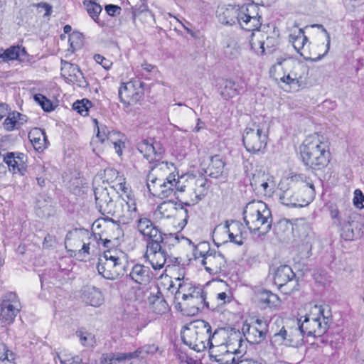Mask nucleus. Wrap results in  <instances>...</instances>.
Returning <instances> with one entry per match:
<instances>
[{"instance_id": "58836bf2", "label": "nucleus", "mask_w": 364, "mask_h": 364, "mask_svg": "<svg viewBox=\"0 0 364 364\" xmlns=\"http://www.w3.org/2000/svg\"><path fill=\"white\" fill-rule=\"evenodd\" d=\"M218 91L224 100H229L238 94L236 83L228 79H220L218 82Z\"/></svg>"}, {"instance_id": "b1692460", "label": "nucleus", "mask_w": 364, "mask_h": 364, "mask_svg": "<svg viewBox=\"0 0 364 364\" xmlns=\"http://www.w3.org/2000/svg\"><path fill=\"white\" fill-rule=\"evenodd\" d=\"M97 208L102 215H109L113 210L116 201L110 196L107 187H96L94 189Z\"/></svg>"}, {"instance_id": "4468645a", "label": "nucleus", "mask_w": 364, "mask_h": 364, "mask_svg": "<svg viewBox=\"0 0 364 364\" xmlns=\"http://www.w3.org/2000/svg\"><path fill=\"white\" fill-rule=\"evenodd\" d=\"M126 198H122L116 200V204L109 215L116 218L122 224L130 223L137 215L135 200L126 195Z\"/></svg>"}, {"instance_id": "5701e85b", "label": "nucleus", "mask_w": 364, "mask_h": 364, "mask_svg": "<svg viewBox=\"0 0 364 364\" xmlns=\"http://www.w3.org/2000/svg\"><path fill=\"white\" fill-rule=\"evenodd\" d=\"M136 228L139 233L143 235L146 242H154L164 238L160 230L154 225L153 222L148 218L140 216L136 220Z\"/></svg>"}, {"instance_id": "338daca9", "label": "nucleus", "mask_w": 364, "mask_h": 364, "mask_svg": "<svg viewBox=\"0 0 364 364\" xmlns=\"http://www.w3.org/2000/svg\"><path fill=\"white\" fill-rule=\"evenodd\" d=\"M105 10L109 16H114L116 14H119L121 8L117 5L109 4L105 6Z\"/></svg>"}, {"instance_id": "c03bdc74", "label": "nucleus", "mask_w": 364, "mask_h": 364, "mask_svg": "<svg viewBox=\"0 0 364 364\" xmlns=\"http://www.w3.org/2000/svg\"><path fill=\"white\" fill-rule=\"evenodd\" d=\"M107 134V141L112 144L115 152L117 155L121 156L122 154V149L124 148V136L121 132L114 130H109Z\"/></svg>"}, {"instance_id": "20e7f679", "label": "nucleus", "mask_w": 364, "mask_h": 364, "mask_svg": "<svg viewBox=\"0 0 364 364\" xmlns=\"http://www.w3.org/2000/svg\"><path fill=\"white\" fill-rule=\"evenodd\" d=\"M300 154L304 164L315 170L327 166L331 156L327 141L318 134L305 139L300 146Z\"/></svg>"}, {"instance_id": "bb28decb", "label": "nucleus", "mask_w": 364, "mask_h": 364, "mask_svg": "<svg viewBox=\"0 0 364 364\" xmlns=\"http://www.w3.org/2000/svg\"><path fill=\"white\" fill-rule=\"evenodd\" d=\"M87 232L83 230H75L73 232H70L67 235L65 241V247H72L73 241L77 240L78 244L75 249H69L70 251L77 252L79 257L83 259L85 255H89L90 244L83 241V236L88 235Z\"/></svg>"}, {"instance_id": "7c9ffc66", "label": "nucleus", "mask_w": 364, "mask_h": 364, "mask_svg": "<svg viewBox=\"0 0 364 364\" xmlns=\"http://www.w3.org/2000/svg\"><path fill=\"white\" fill-rule=\"evenodd\" d=\"M137 149L149 162L159 159L163 152L161 145L159 142H149L146 139L139 143Z\"/></svg>"}, {"instance_id": "6ab92c4d", "label": "nucleus", "mask_w": 364, "mask_h": 364, "mask_svg": "<svg viewBox=\"0 0 364 364\" xmlns=\"http://www.w3.org/2000/svg\"><path fill=\"white\" fill-rule=\"evenodd\" d=\"M176 167L173 164L167 161H161L155 164L149 171L146 177V185L149 183L154 184L156 182H161L164 179L171 178L176 177L174 171Z\"/></svg>"}, {"instance_id": "e2e57ef3", "label": "nucleus", "mask_w": 364, "mask_h": 364, "mask_svg": "<svg viewBox=\"0 0 364 364\" xmlns=\"http://www.w3.org/2000/svg\"><path fill=\"white\" fill-rule=\"evenodd\" d=\"M313 27H317L318 28H321L322 32H323L324 34L326 35V41H327V43H326V50H325V52L322 55H319L316 58L312 59V60L316 61V60H321L323 56H325L328 53V52L329 50V48H330L331 37H330L329 33L326 31V29L322 25H321V24H315V25L313 26Z\"/></svg>"}, {"instance_id": "aec40b11", "label": "nucleus", "mask_w": 364, "mask_h": 364, "mask_svg": "<svg viewBox=\"0 0 364 364\" xmlns=\"http://www.w3.org/2000/svg\"><path fill=\"white\" fill-rule=\"evenodd\" d=\"M301 319V328L308 336H323L329 327L331 322L330 311L327 310V316L323 320H310L309 318H304L303 321Z\"/></svg>"}, {"instance_id": "49530a36", "label": "nucleus", "mask_w": 364, "mask_h": 364, "mask_svg": "<svg viewBox=\"0 0 364 364\" xmlns=\"http://www.w3.org/2000/svg\"><path fill=\"white\" fill-rule=\"evenodd\" d=\"M223 53L227 58L235 59L240 55V48L234 39L229 38L223 47Z\"/></svg>"}, {"instance_id": "2eb2a0df", "label": "nucleus", "mask_w": 364, "mask_h": 364, "mask_svg": "<svg viewBox=\"0 0 364 364\" xmlns=\"http://www.w3.org/2000/svg\"><path fill=\"white\" fill-rule=\"evenodd\" d=\"M274 281L281 291L285 294H290L298 286L294 272L289 266L285 264L277 267L274 273Z\"/></svg>"}, {"instance_id": "473e14b6", "label": "nucleus", "mask_w": 364, "mask_h": 364, "mask_svg": "<svg viewBox=\"0 0 364 364\" xmlns=\"http://www.w3.org/2000/svg\"><path fill=\"white\" fill-rule=\"evenodd\" d=\"M206 294L203 289L200 287L198 288L188 299H187L184 305L191 309L193 314H198L200 310H203L204 307H209L208 302L206 301Z\"/></svg>"}, {"instance_id": "a18cd8bd", "label": "nucleus", "mask_w": 364, "mask_h": 364, "mask_svg": "<svg viewBox=\"0 0 364 364\" xmlns=\"http://www.w3.org/2000/svg\"><path fill=\"white\" fill-rule=\"evenodd\" d=\"M327 306H318L310 304L309 312L304 316V318H309L310 320H323L327 316Z\"/></svg>"}, {"instance_id": "603ef678", "label": "nucleus", "mask_w": 364, "mask_h": 364, "mask_svg": "<svg viewBox=\"0 0 364 364\" xmlns=\"http://www.w3.org/2000/svg\"><path fill=\"white\" fill-rule=\"evenodd\" d=\"M107 231L112 232V234L109 236V238L101 239L105 247H109V244L111 243L112 240H117L122 235V229L118 225L114 223H112L107 227Z\"/></svg>"}, {"instance_id": "423d86ee", "label": "nucleus", "mask_w": 364, "mask_h": 364, "mask_svg": "<svg viewBox=\"0 0 364 364\" xmlns=\"http://www.w3.org/2000/svg\"><path fill=\"white\" fill-rule=\"evenodd\" d=\"M209 185L202 176L185 174L178 176L179 192L183 193V204L191 207L198 203L208 193Z\"/></svg>"}, {"instance_id": "f257e3e1", "label": "nucleus", "mask_w": 364, "mask_h": 364, "mask_svg": "<svg viewBox=\"0 0 364 364\" xmlns=\"http://www.w3.org/2000/svg\"><path fill=\"white\" fill-rule=\"evenodd\" d=\"M280 202L287 206L304 207L313 200L315 195L314 184L307 181L302 174H293L279 183Z\"/></svg>"}, {"instance_id": "79ce46f5", "label": "nucleus", "mask_w": 364, "mask_h": 364, "mask_svg": "<svg viewBox=\"0 0 364 364\" xmlns=\"http://www.w3.org/2000/svg\"><path fill=\"white\" fill-rule=\"evenodd\" d=\"M28 138L36 150L42 149L46 146V133L41 129L35 128L28 134Z\"/></svg>"}, {"instance_id": "ddd939ff", "label": "nucleus", "mask_w": 364, "mask_h": 364, "mask_svg": "<svg viewBox=\"0 0 364 364\" xmlns=\"http://www.w3.org/2000/svg\"><path fill=\"white\" fill-rule=\"evenodd\" d=\"M20 309L21 304L17 295L14 292L5 294L0 301V326L13 323Z\"/></svg>"}, {"instance_id": "a211bd4d", "label": "nucleus", "mask_w": 364, "mask_h": 364, "mask_svg": "<svg viewBox=\"0 0 364 364\" xmlns=\"http://www.w3.org/2000/svg\"><path fill=\"white\" fill-rule=\"evenodd\" d=\"M244 229L245 228L240 222L236 220H227L224 224L218 225L214 229V234L215 236L218 238L220 231L223 230L224 232H228V237L230 242L241 245L244 242L245 235L246 234Z\"/></svg>"}, {"instance_id": "f8f14e48", "label": "nucleus", "mask_w": 364, "mask_h": 364, "mask_svg": "<svg viewBox=\"0 0 364 364\" xmlns=\"http://www.w3.org/2000/svg\"><path fill=\"white\" fill-rule=\"evenodd\" d=\"M144 257L154 270L163 269L168 260L171 261L170 255L164 247V238L161 241L147 242Z\"/></svg>"}, {"instance_id": "4d7b16f0", "label": "nucleus", "mask_w": 364, "mask_h": 364, "mask_svg": "<svg viewBox=\"0 0 364 364\" xmlns=\"http://www.w3.org/2000/svg\"><path fill=\"white\" fill-rule=\"evenodd\" d=\"M109 129L105 126L98 127L96 136L92 139L91 145L95 146L98 142L103 144L105 141L107 140V133H109Z\"/></svg>"}, {"instance_id": "f704fd0d", "label": "nucleus", "mask_w": 364, "mask_h": 364, "mask_svg": "<svg viewBox=\"0 0 364 364\" xmlns=\"http://www.w3.org/2000/svg\"><path fill=\"white\" fill-rule=\"evenodd\" d=\"M129 277L134 282L146 285L149 284L151 279V272L149 267L141 264H136L133 266Z\"/></svg>"}, {"instance_id": "ea45409f", "label": "nucleus", "mask_w": 364, "mask_h": 364, "mask_svg": "<svg viewBox=\"0 0 364 364\" xmlns=\"http://www.w3.org/2000/svg\"><path fill=\"white\" fill-rule=\"evenodd\" d=\"M82 295L86 304L92 306H100L104 301L102 292L95 287H86L83 291Z\"/></svg>"}, {"instance_id": "09e8293b", "label": "nucleus", "mask_w": 364, "mask_h": 364, "mask_svg": "<svg viewBox=\"0 0 364 364\" xmlns=\"http://www.w3.org/2000/svg\"><path fill=\"white\" fill-rule=\"evenodd\" d=\"M16 355L3 343H0V364H16Z\"/></svg>"}, {"instance_id": "bf43d9fd", "label": "nucleus", "mask_w": 364, "mask_h": 364, "mask_svg": "<svg viewBox=\"0 0 364 364\" xmlns=\"http://www.w3.org/2000/svg\"><path fill=\"white\" fill-rule=\"evenodd\" d=\"M34 99L41 105L43 109L46 112H50L53 110V105L51 102L43 95L41 94L36 95L34 96Z\"/></svg>"}, {"instance_id": "8fccbe9b", "label": "nucleus", "mask_w": 364, "mask_h": 364, "mask_svg": "<svg viewBox=\"0 0 364 364\" xmlns=\"http://www.w3.org/2000/svg\"><path fill=\"white\" fill-rule=\"evenodd\" d=\"M240 354L237 352H228L218 358L216 362L219 364H242L243 363V359H242V355H238Z\"/></svg>"}, {"instance_id": "9b49d317", "label": "nucleus", "mask_w": 364, "mask_h": 364, "mask_svg": "<svg viewBox=\"0 0 364 364\" xmlns=\"http://www.w3.org/2000/svg\"><path fill=\"white\" fill-rule=\"evenodd\" d=\"M189 210L185 205H178L173 200L164 201L159 204L154 215L157 218H174L181 228L186 226L189 218Z\"/></svg>"}, {"instance_id": "2f4dec72", "label": "nucleus", "mask_w": 364, "mask_h": 364, "mask_svg": "<svg viewBox=\"0 0 364 364\" xmlns=\"http://www.w3.org/2000/svg\"><path fill=\"white\" fill-rule=\"evenodd\" d=\"M289 41L301 56L305 59H311L308 56V46H306L309 40L301 28H296L289 35Z\"/></svg>"}, {"instance_id": "a878e982", "label": "nucleus", "mask_w": 364, "mask_h": 364, "mask_svg": "<svg viewBox=\"0 0 364 364\" xmlns=\"http://www.w3.org/2000/svg\"><path fill=\"white\" fill-rule=\"evenodd\" d=\"M225 337V330L223 328L216 329L209 341V354L211 358L215 361L218 360L224 354L229 352V349L223 341V338Z\"/></svg>"}, {"instance_id": "c756f323", "label": "nucleus", "mask_w": 364, "mask_h": 364, "mask_svg": "<svg viewBox=\"0 0 364 364\" xmlns=\"http://www.w3.org/2000/svg\"><path fill=\"white\" fill-rule=\"evenodd\" d=\"M61 75L68 82L79 87H84L87 85L82 73L76 65L65 62L61 68Z\"/></svg>"}, {"instance_id": "4c0bfd02", "label": "nucleus", "mask_w": 364, "mask_h": 364, "mask_svg": "<svg viewBox=\"0 0 364 364\" xmlns=\"http://www.w3.org/2000/svg\"><path fill=\"white\" fill-rule=\"evenodd\" d=\"M3 126L7 131L19 129L27 122V117L18 112H13L6 114Z\"/></svg>"}, {"instance_id": "393cba45", "label": "nucleus", "mask_w": 364, "mask_h": 364, "mask_svg": "<svg viewBox=\"0 0 364 364\" xmlns=\"http://www.w3.org/2000/svg\"><path fill=\"white\" fill-rule=\"evenodd\" d=\"M147 188L150 193L154 196L159 198H167L172 195L174 191L179 192L178 188V178H173V181L170 179H164L161 182H156L154 184H147Z\"/></svg>"}, {"instance_id": "39448f33", "label": "nucleus", "mask_w": 364, "mask_h": 364, "mask_svg": "<svg viewBox=\"0 0 364 364\" xmlns=\"http://www.w3.org/2000/svg\"><path fill=\"white\" fill-rule=\"evenodd\" d=\"M243 215L245 223L251 232L264 235L271 230L272 213L265 203L261 200L248 203Z\"/></svg>"}, {"instance_id": "0eeeda50", "label": "nucleus", "mask_w": 364, "mask_h": 364, "mask_svg": "<svg viewBox=\"0 0 364 364\" xmlns=\"http://www.w3.org/2000/svg\"><path fill=\"white\" fill-rule=\"evenodd\" d=\"M212 335L210 325L204 320L191 322L181 332L183 343L197 352H201L208 346Z\"/></svg>"}, {"instance_id": "412c9836", "label": "nucleus", "mask_w": 364, "mask_h": 364, "mask_svg": "<svg viewBox=\"0 0 364 364\" xmlns=\"http://www.w3.org/2000/svg\"><path fill=\"white\" fill-rule=\"evenodd\" d=\"M158 350V347L154 345H146L139 348L137 350L133 353H121L117 355H112L109 358V362L105 359L104 364H131L129 360L134 358H144L146 355H152Z\"/></svg>"}, {"instance_id": "de8ad7c7", "label": "nucleus", "mask_w": 364, "mask_h": 364, "mask_svg": "<svg viewBox=\"0 0 364 364\" xmlns=\"http://www.w3.org/2000/svg\"><path fill=\"white\" fill-rule=\"evenodd\" d=\"M198 288H199V287H193L190 283H180L178 291L176 293V298L177 299H182L185 302L193 294H194Z\"/></svg>"}, {"instance_id": "69168bd1", "label": "nucleus", "mask_w": 364, "mask_h": 364, "mask_svg": "<svg viewBox=\"0 0 364 364\" xmlns=\"http://www.w3.org/2000/svg\"><path fill=\"white\" fill-rule=\"evenodd\" d=\"M355 197L353 199L354 204L357 207L363 208L364 207V196L363 195L362 192L360 190H355Z\"/></svg>"}, {"instance_id": "72a5a7b5", "label": "nucleus", "mask_w": 364, "mask_h": 364, "mask_svg": "<svg viewBox=\"0 0 364 364\" xmlns=\"http://www.w3.org/2000/svg\"><path fill=\"white\" fill-rule=\"evenodd\" d=\"M223 341L229 349V352H237V353H245V347H243V340L240 331H225V337L223 338Z\"/></svg>"}, {"instance_id": "f3484780", "label": "nucleus", "mask_w": 364, "mask_h": 364, "mask_svg": "<svg viewBox=\"0 0 364 364\" xmlns=\"http://www.w3.org/2000/svg\"><path fill=\"white\" fill-rule=\"evenodd\" d=\"M242 331L247 342L257 344L265 339L268 331V324L265 320L258 318L250 323H245Z\"/></svg>"}, {"instance_id": "052dcab7", "label": "nucleus", "mask_w": 364, "mask_h": 364, "mask_svg": "<svg viewBox=\"0 0 364 364\" xmlns=\"http://www.w3.org/2000/svg\"><path fill=\"white\" fill-rule=\"evenodd\" d=\"M142 316L140 314H135L133 316L130 318L129 323L131 325V328L134 330V332H139L141 331L144 326V324L139 323Z\"/></svg>"}, {"instance_id": "c85d7f7f", "label": "nucleus", "mask_w": 364, "mask_h": 364, "mask_svg": "<svg viewBox=\"0 0 364 364\" xmlns=\"http://www.w3.org/2000/svg\"><path fill=\"white\" fill-rule=\"evenodd\" d=\"M3 161L5 162L9 171L14 173H19L23 175L26 171V156L22 153L6 152L1 155Z\"/></svg>"}, {"instance_id": "9d476101", "label": "nucleus", "mask_w": 364, "mask_h": 364, "mask_svg": "<svg viewBox=\"0 0 364 364\" xmlns=\"http://www.w3.org/2000/svg\"><path fill=\"white\" fill-rule=\"evenodd\" d=\"M267 140V131L255 122L249 124L244 131L242 141L246 150L250 153H262L266 148Z\"/></svg>"}, {"instance_id": "f03ea898", "label": "nucleus", "mask_w": 364, "mask_h": 364, "mask_svg": "<svg viewBox=\"0 0 364 364\" xmlns=\"http://www.w3.org/2000/svg\"><path fill=\"white\" fill-rule=\"evenodd\" d=\"M218 21L225 25L237 23L248 31H258L262 25L261 16L259 15V8L255 4H247L242 6L223 5L217 11Z\"/></svg>"}, {"instance_id": "7ed1b4c3", "label": "nucleus", "mask_w": 364, "mask_h": 364, "mask_svg": "<svg viewBox=\"0 0 364 364\" xmlns=\"http://www.w3.org/2000/svg\"><path fill=\"white\" fill-rule=\"evenodd\" d=\"M309 68L304 63L292 59L278 58L269 70L270 76L290 87H299L309 75Z\"/></svg>"}, {"instance_id": "a19ab883", "label": "nucleus", "mask_w": 364, "mask_h": 364, "mask_svg": "<svg viewBox=\"0 0 364 364\" xmlns=\"http://www.w3.org/2000/svg\"><path fill=\"white\" fill-rule=\"evenodd\" d=\"M225 168V162L219 155L210 158V162L207 167L206 173L212 178H218L222 176Z\"/></svg>"}, {"instance_id": "1a4fd4ad", "label": "nucleus", "mask_w": 364, "mask_h": 364, "mask_svg": "<svg viewBox=\"0 0 364 364\" xmlns=\"http://www.w3.org/2000/svg\"><path fill=\"white\" fill-rule=\"evenodd\" d=\"M193 255L196 262L203 265L210 274H218L225 267L226 260L224 256L220 252L210 249L207 242L196 245Z\"/></svg>"}, {"instance_id": "13d9d810", "label": "nucleus", "mask_w": 364, "mask_h": 364, "mask_svg": "<svg viewBox=\"0 0 364 364\" xmlns=\"http://www.w3.org/2000/svg\"><path fill=\"white\" fill-rule=\"evenodd\" d=\"M77 336L79 338L82 345L85 346H92L94 343V336L88 332L78 331L76 332Z\"/></svg>"}, {"instance_id": "5fc2aeb1", "label": "nucleus", "mask_w": 364, "mask_h": 364, "mask_svg": "<svg viewBox=\"0 0 364 364\" xmlns=\"http://www.w3.org/2000/svg\"><path fill=\"white\" fill-rule=\"evenodd\" d=\"M279 300L277 295L269 291H263L260 293L259 301L269 306H275Z\"/></svg>"}, {"instance_id": "680f3d73", "label": "nucleus", "mask_w": 364, "mask_h": 364, "mask_svg": "<svg viewBox=\"0 0 364 364\" xmlns=\"http://www.w3.org/2000/svg\"><path fill=\"white\" fill-rule=\"evenodd\" d=\"M252 38L250 41L252 49H253L257 53L263 54L264 53L265 42L260 40L255 41L254 39V37L255 36V34L254 33H252Z\"/></svg>"}, {"instance_id": "0e129e2a", "label": "nucleus", "mask_w": 364, "mask_h": 364, "mask_svg": "<svg viewBox=\"0 0 364 364\" xmlns=\"http://www.w3.org/2000/svg\"><path fill=\"white\" fill-rule=\"evenodd\" d=\"M94 59L96 63L100 64L105 70H109L112 65V63L109 60L100 54H95Z\"/></svg>"}, {"instance_id": "864d4df0", "label": "nucleus", "mask_w": 364, "mask_h": 364, "mask_svg": "<svg viewBox=\"0 0 364 364\" xmlns=\"http://www.w3.org/2000/svg\"><path fill=\"white\" fill-rule=\"evenodd\" d=\"M92 106V102L87 99H82V100H77L73 105V108L76 110L80 115L87 116L88 115L89 109Z\"/></svg>"}, {"instance_id": "dca6fc26", "label": "nucleus", "mask_w": 364, "mask_h": 364, "mask_svg": "<svg viewBox=\"0 0 364 364\" xmlns=\"http://www.w3.org/2000/svg\"><path fill=\"white\" fill-rule=\"evenodd\" d=\"M144 83L140 80L123 82L119 88L120 101L125 105L136 103L144 95Z\"/></svg>"}, {"instance_id": "37998d69", "label": "nucleus", "mask_w": 364, "mask_h": 364, "mask_svg": "<svg viewBox=\"0 0 364 364\" xmlns=\"http://www.w3.org/2000/svg\"><path fill=\"white\" fill-rule=\"evenodd\" d=\"M26 54L24 48L20 46H12L0 54V60L3 62L13 60H23Z\"/></svg>"}, {"instance_id": "6e6552de", "label": "nucleus", "mask_w": 364, "mask_h": 364, "mask_svg": "<svg viewBox=\"0 0 364 364\" xmlns=\"http://www.w3.org/2000/svg\"><path fill=\"white\" fill-rule=\"evenodd\" d=\"M127 260L123 252L107 250L99 258L97 271L104 278L114 280L124 274Z\"/></svg>"}, {"instance_id": "e433bc0d", "label": "nucleus", "mask_w": 364, "mask_h": 364, "mask_svg": "<svg viewBox=\"0 0 364 364\" xmlns=\"http://www.w3.org/2000/svg\"><path fill=\"white\" fill-rule=\"evenodd\" d=\"M148 300L151 309L155 314L162 315L168 311L169 306L161 291H157L156 294H151Z\"/></svg>"}, {"instance_id": "c9c22d12", "label": "nucleus", "mask_w": 364, "mask_h": 364, "mask_svg": "<svg viewBox=\"0 0 364 364\" xmlns=\"http://www.w3.org/2000/svg\"><path fill=\"white\" fill-rule=\"evenodd\" d=\"M124 178L114 168H107L104 170L103 182H107L109 184H112L111 188L116 191H122L126 192L127 188L124 182Z\"/></svg>"}, {"instance_id": "cd10ccee", "label": "nucleus", "mask_w": 364, "mask_h": 364, "mask_svg": "<svg viewBox=\"0 0 364 364\" xmlns=\"http://www.w3.org/2000/svg\"><path fill=\"white\" fill-rule=\"evenodd\" d=\"M300 322L301 319L298 321L297 327L291 328L289 331L282 328L279 333L274 334V337H281L287 344L294 347L302 345L306 333L303 328H301Z\"/></svg>"}, {"instance_id": "4be33fe9", "label": "nucleus", "mask_w": 364, "mask_h": 364, "mask_svg": "<svg viewBox=\"0 0 364 364\" xmlns=\"http://www.w3.org/2000/svg\"><path fill=\"white\" fill-rule=\"evenodd\" d=\"M250 184L255 191L261 194L270 195L273 193L274 184L272 178L261 170L252 173Z\"/></svg>"}, {"instance_id": "3c124183", "label": "nucleus", "mask_w": 364, "mask_h": 364, "mask_svg": "<svg viewBox=\"0 0 364 364\" xmlns=\"http://www.w3.org/2000/svg\"><path fill=\"white\" fill-rule=\"evenodd\" d=\"M353 223L350 220H344L341 222V225H339L341 227V236L346 240H353L355 237Z\"/></svg>"}, {"instance_id": "774afa93", "label": "nucleus", "mask_w": 364, "mask_h": 364, "mask_svg": "<svg viewBox=\"0 0 364 364\" xmlns=\"http://www.w3.org/2000/svg\"><path fill=\"white\" fill-rule=\"evenodd\" d=\"M216 299L219 304H225L231 301V296L225 292H220L217 294Z\"/></svg>"}, {"instance_id": "6e6d98bb", "label": "nucleus", "mask_w": 364, "mask_h": 364, "mask_svg": "<svg viewBox=\"0 0 364 364\" xmlns=\"http://www.w3.org/2000/svg\"><path fill=\"white\" fill-rule=\"evenodd\" d=\"M83 4L87 6V11L89 15L94 21H96L98 18L99 14L102 10V6L100 4L91 1H84Z\"/></svg>"}]
</instances>
